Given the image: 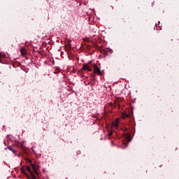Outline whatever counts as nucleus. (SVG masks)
<instances>
[{"label":"nucleus","instance_id":"f257e3e1","mask_svg":"<svg viewBox=\"0 0 179 179\" xmlns=\"http://www.w3.org/2000/svg\"><path fill=\"white\" fill-rule=\"evenodd\" d=\"M118 125H120V118H117L115 121L112 122V128H118Z\"/></svg>","mask_w":179,"mask_h":179},{"label":"nucleus","instance_id":"f03ea898","mask_svg":"<svg viewBox=\"0 0 179 179\" xmlns=\"http://www.w3.org/2000/svg\"><path fill=\"white\" fill-rule=\"evenodd\" d=\"M94 73H97L98 75H102L101 70L97 65H94Z\"/></svg>","mask_w":179,"mask_h":179},{"label":"nucleus","instance_id":"7ed1b4c3","mask_svg":"<svg viewBox=\"0 0 179 179\" xmlns=\"http://www.w3.org/2000/svg\"><path fill=\"white\" fill-rule=\"evenodd\" d=\"M27 171L31 174V178L29 179H36V176H34V173L31 172V169H30V166H27Z\"/></svg>","mask_w":179,"mask_h":179},{"label":"nucleus","instance_id":"20e7f679","mask_svg":"<svg viewBox=\"0 0 179 179\" xmlns=\"http://www.w3.org/2000/svg\"><path fill=\"white\" fill-rule=\"evenodd\" d=\"M31 166H32V169H33L34 171H35L36 174H38L37 173V171L38 170V165H37L36 164H31Z\"/></svg>","mask_w":179,"mask_h":179},{"label":"nucleus","instance_id":"39448f33","mask_svg":"<svg viewBox=\"0 0 179 179\" xmlns=\"http://www.w3.org/2000/svg\"><path fill=\"white\" fill-rule=\"evenodd\" d=\"M83 69V71H87V72H92V69H90L87 64H84Z\"/></svg>","mask_w":179,"mask_h":179},{"label":"nucleus","instance_id":"423d86ee","mask_svg":"<svg viewBox=\"0 0 179 179\" xmlns=\"http://www.w3.org/2000/svg\"><path fill=\"white\" fill-rule=\"evenodd\" d=\"M21 171L22 173H23L24 174H25V176L27 177V178H30V177L29 176V175H27V173H26V171H24V169L22 168L21 169Z\"/></svg>","mask_w":179,"mask_h":179},{"label":"nucleus","instance_id":"0eeeda50","mask_svg":"<svg viewBox=\"0 0 179 179\" xmlns=\"http://www.w3.org/2000/svg\"><path fill=\"white\" fill-rule=\"evenodd\" d=\"M126 139H127V142H131V135L126 134Z\"/></svg>","mask_w":179,"mask_h":179},{"label":"nucleus","instance_id":"6e6552de","mask_svg":"<svg viewBox=\"0 0 179 179\" xmlns=\"http://www.w3.org/2000/svg\"><path fill=\"white\" fill-rule=\"evenodd\" d=\"M21 54L22 55H26V49L24 48H21Z\"/></svg>","mask_w":179,"mask_h":179},{"label":"nucleus","instance_id":"1a4fd4ad","mask_svg":"<svg viewBox=\"0 0 179 179\" xmlns=\"http://www.w3.org/2000/svg\"><path fill=\"white\" fill-rule=\"evenodd\" d=\"M127 117H129V115L127 113H122V118H127Z\"/></svg>","mask_w":179,"mask_h":179},{"label":"nucleus","instance_id":"9d476101","mask_svg":"<svg viewBox=\"0 0 179 179\" xmlns=\"http://www.w3.org/2000/svg\"><path fill=\"white\" fill-rule=\"evenodd\" d=\"M9 150H11V152H13V153H15V150L13 148H12V147H8Z\"/></svg>","mask_w":179,"mask_h":179},{"label":"nucleus","instance_id":"9b49d317","mask_svg":"<svg viewBox=\"0 0 179 179\" xmlns=\"http://www.w3.org/2000/svg\"><path fill=\"white\" fill-rule=\"evenodd\" d=\"M111 135H113V131H110V132H109V134H108V136H111Z\"/></svg>","mask_w":179,"mask_h":179},{"label":"nucleus","instance_id":"f8f14e48","mask_svg":"<svg viewBox=\"0 0 179 179\" xmlns=\"http://www.w3.org/2000/svg\"><path fill=\"white\" fill-rule=\"evenodd\" d=\"M127 145H124V148H127Z\"/></svg>","mask_w":179,"mask_h":179},{"label":"nucleus","instance_id":"ddd939ff","mask_svg":"<svg viewBox=\"0 0 179 179\" xmlns=\"http://www.w3.org/2000/svg\"><path fill=\"white\" fill-rule=\"evenodd\" d=\"M1 59H0V62H1Z\"/></svg>","mask_w":179,"mask_h":179},{"label":"nucleus","instance_id":"4468645a","mask_svg":"<svg viewBox=\"0 0 179 179\" xmlns=\"http://www.w3.org/2000/svg\"><path fill=\"white\" fill-rule=\"evenodd\" d=\"M0 57H1V53H0Z\"/></svg>","mask_w":179,"mask_h":179}]
</instances>
